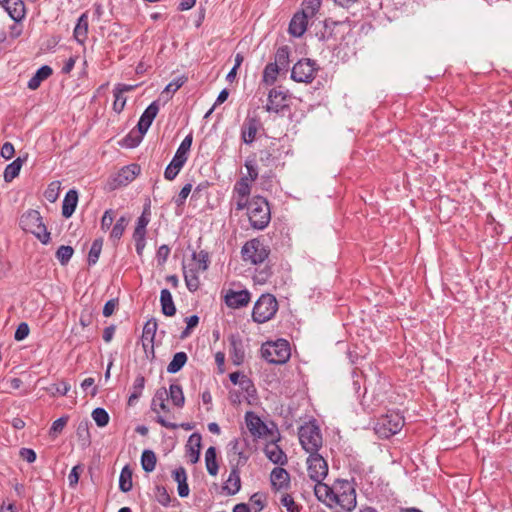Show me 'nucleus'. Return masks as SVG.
<instances>
[{
	"label": "nucleus",
	"instance_id": "1",
	"mask_svg": "<svg viewBox=\"0 0 512 512\" xmlns=\"http://www.w3.org/2000/svg\"><path fill=\"white\" fill-rule=\"evenodd\" d=\"M19 225L25 232L33 234L42 244L47 245L50 242V233L43 223V218L39 211L34 209L27 210L20 217Z\"/></svg>",
	"mask_w": 512,
	"mask_h": 512
},
{
	"label": "nucleus",
	"instance_id": "2",
	"mask_svg": "<svg viewBox=\"0 0 512 512\" xmlns=\"http://www.w3.org/2000/svg\"><path fill=\"white\" fill-rule=\"evenodd\" d=\"M248 218L250 225L257 230H263L271 220V211L268 201L262 196H254L248 204Z\"/></svg>",
	"mask_w": 512,
	"mask_h": 512
},
{
	"label": "nucleus",
	"instance_id": "3",
	"mask_svg": "<svg viewBox=\"0 0 512 512\" xmlns=\"http://www.w3.org/2000/svg\"><path fill=\"white\" fill-rule=\"evenodd\" d=\"M334 489V505H339L346 512H352L357 505L355 483L346 479H337L334 482Z\"/></svg>",
	"mask_w": 512,
	"mask_h": 512
},
{
	"label": "nucleus",
	"instance_id": "4",
	"mask_svg": "<svg viewBox=\"0 0 512 512\" xmlns=\"http://www.w3.org/2000/svg\"><path fill=\"white\" fill-rule=\"evenodd\" d=\"M261 356L270 364H285L291 357L290 344L285 339L263 343Z\"/></svg>",
	"mask_w": 512,
	"mask_h": 512
},
{
	"label": "nucleus",
	"instance_id": "5",
	"mask_svg": "<svg viewBox=\"0 0 512 512\" xmlns=\"http://www.w3.org/2000/svg\"><path fill=\"white\" fill-rule=\"evenodd\" d=\"M404 426V417L396 411H389L380 416L375 423V433L380 438L388 439L397 434Z\"/></svg>",
	"mask_w": 512,
	"mask_h": 512
},
{
	"label": "nucleus",
	"instance_id": "6",
	"mask_svg": "<svg viewBox=\"0 0 512 512\" xmlns=\"http://www.w3.org/2000/svg\"><path fill=\"white\" fill-rule=\"evenodd\" d=\"M299 441L307 453H316L322 447V435L315 422H308L299 428Z\"/></svg>",
	"mask_w": 512,
	"mask_h": 512
},
{
	"label": "nucleus",
	"instance_id": "7",
	"mask_svg": "<svg viewBox=\"0 0 512 512\" xmlns=\"http://www.w3.org/2000/svg\"><path fill=\"white\" fill-rule=\"evenodd\" d=\"M278 310V302L272 294H262L252 310V318L257 323L272 319Z\"/></svg>",
	"mask_w": 512,
	"mask_h": 512
},
{
	"label": "nucleus",
	"instance_id": "8",
	"mask_svg": "<svg viewBox=\"0 0 512 512\" xmlns=\"http://www.w3.org/2000/svg\"><path fill=\"white\" fill-rule=\"evenodd\" d=\"M241 254L245 262L257 265L263 263L268 258L270 249L263 241L254 238L243 245Z\"/></svg>",
	"mask_w": 512,
	"mask_h": 512
},
{
	"label": "nucleus",
	"instance_id": "9",
	"mask_svg": "<svg viewBox=\"0 0 512 512\" xmlns=\"http://www.w3.org/2000/svg\"><path fill=\"white\" fill-rule=\"evenodd\" d=\"M308 476L314 482L324 480L328 475V464L318 452L310 453L307 458Z\"/></svg>",
	"mask_w": 512,
	"mask_h": 512
},
{
	"label": "nucleus",
	"instance_id": "10",
	"mask_svg": "<svg viewBox=\"0 0 512 512\" xmlns=\"http://www.w3.org/2000/svg\"><path fill=\"white\" fill-rule=\"evenodd\" d=\"M288 99V92L283 90L282 87L272 88L268 93L265 110L274 113L282 112L289 108Z\"/></svg>",
	"mask_w": 512,
	"mask_h": 512
},
{
	"label": "nucleus",
	"instance_id": "11",
	"mask_svg": "<svg viewBox=\"0 0 512 512\" xmlns=\"http://www.w3.org/2000/svg\"><path fill=\"white\" fill-rule=\"evenodd\" d=\"M315 63L310 59H301L294 64L291 78L296 82L311 83L315 78Z\"/></svg>",
	"mask_w": 512,
	"mask_h": 512
},
{
	"label": "nucleus",
	"instance_id": "12",
	"mask_svg": "<svg viewBox=\"0 0 512 512\" xmlns=\"http://www.w3.org/2000/svg\"><path fill=\"white\" fill-rule=\"evenodd\" d=\"M263 124L257 115H248L241 125V140L246 145H251L255 140Z\"/></svg>",
	"mask_w": 512,
	"mask_h": 512
},
{
	"label": "nucleus",
	"instance_id": "13",
	"mask_svg": "<svg viewBox=\"0 0 512 512\" xmlns=\"http://www.w3.org/2000/svg\"><path fill=\"white\" fill-rule=\"evenodd\" d=\"M250 300V292L246 289L239 291L228 289L224 294L225 304L232 309H239L245 307L249 304Z\"/></svg>",
	"mask_w": 512,
	"mask_h": 512
},
{
	"label": "nucleus",
	"instance_id": "14",
	"mask_svg": "<svg viewBox=\"0 0 512 512\" xmlns=\"http://www.w3.org/2000/svg\"><path fill=\"white\" fill-rule=\"evenodd\" d=\"M141 169L138 164H130L122 167L112 180V188L126 186L132 182L140 173Z\"/></svg>",
	"mask_w": 512,
	"mask_h": 512
},
{
	"label": "nucleus",
	"instance_id": "15",
	"mask_svg": "<svg viewBox=\"0 0 512 512\" xmlns=\"http://www.w3.org/2000/svg\"><path fill=\"white\" fill-rule=\"evenodd\" d=\"M159 104L157 101H153L142 113L137 123L138 132L144 135L150 128L152 122L156 118L159 112Z\"/></svg>",
	"mask_w": 512,
	"mask_h": 512
},
{
	"label": "nucleus",
	"instance_id": "16",
	"mask_svg": "<svg viewBox=\"0 0 512 512\" xmlns=\"http://www.w3.org/2000/svg\"><path fill=\"white\" fill-rule=\"evenodd\" d=\"M245 422L248 430L254 437H262L267 434L268 427L262 419L253 411H247L245 414Z\"/></svg>",
	"mask_w": 512,
	"mask_h": 512
},
{
	"label": "nucleus",
	"instance_id": "17",
	"mask_svg": "<svg viewBox=\"0 0 512 512\" xmlns=\"http://www.w3.org/2000/svg\"><path fill=\"white\" fill-rule=\"evenodd\" d=\"M314 486V494L318 501L322 502L329 508L334 506V485L329 486L323 482V480H319V482H315Z\"/></svg>",
	"mask_w": 512,
	"mask_h": 512
},
{
	"label": "nucleus",
	"instance_id": "18",
	"mask_svg": "<svg viewBox=\"0 0 512 512\" xmlns=\"http://www.w3.org/2000/svg\"><path fill=\"white\" fill-rule=\"evenodd\" d=\"M201 269L197 268L196 263L183 265V276L187 289L190 292H195L200 286L199 272Z\"/></svg>",
	"mask_w": 512,
	"mask_h": 512
},
{
	"label": "nucleus",
	"instance_id": "19",
	"mask_svg": "<svg viewBox=\"0 0 512 512\" xmlns=\"http://www.w3.org/2000/svg\"><path fill=\"white\" fill-rule=\"evenodd\" d=\"M230 343V357L234 365L239 366L245 360V349L243 341L239 335H231L229 338Z\"/></svg>",
	"mask_w": 512,
	"mask_h": 512
},
{
	"label": "nucleus",
	"instance_id": "20",
	"mask_svg": "<svg viewBox=\"0 0 512 512\" xmlns=\"http://www.w3.org/2000/svg\"><path fill=\"white\" fill-rule=\"evenodd\" d=\"M248 448L249 441L245 437L235 438L229 443V450L239 457L238 464L240 465H244L249 459L250 454L247 452Z\"/></svg>",
	"mask_w": 512,
	"mask_h": 512
},
{
	"label": "nucleus",
	"instance_id": "21",
	"mask_svg": "<svg viewBox=\"0 0 512 512\" xmlns=\"http://www.w3.org/2000/svg\"><path fill=\"white\" fill-rule=\"evenodd\" d=\"M308 18L301 11L295 13L289 24V33L294 37H301L307 30Z\"/></svg>",
	"mask_w": 512,
	"mask_h": 512
},
{
	"label": "nucleus",
	"instance_id": "22",
	"mask_svg": "<svg viewBox=\"0 0 512 512\" xmlns=\"http://www.w3.org/2000/svg\"><path fill=\"white\" fill-rule=\"evenodd\" d=\"M264 453L267 458L274 464L285 465L288 461L287 455L280 448V446L276 444L275 441H271L270 443L266 444Z\"/></svg>",
	"mask_w": 512,
	"mask_h": 512
},
{
	"label": "nucleus",
	"instance_id": "23",
	"mask_svg": "<svg viewBox=\"0 0 512 512\" xmlns=\"http://www.w3.org/2000/svg\"><path fill=\"white\" fill-rule=\"evenodd\" d=\"M271 485L275 490L288 488L290 484V475L282 467H275L270 474Z\"/></svg>",
	"mask_w": 512,
	"mask_h": 512
},
{
	"label": "nucleus",
	"instance_id": "24",
	"mask_svg": "<svg viewBox=\"0 0 512 512\" xmlns=\"http://www.w3.org/2000/svg\"><path fill=\"white\" fill-rule=\"evenodd\" d=\"M4 9L16 23L22 21L26 14L25 4L22 0H10Z\"/></svg>",
	"mask_w": 512,
	"mask_h": 512
},
{
	"label": "nucleus",
	"instance_id": "25",
	"mask_svg": "<svg viewBox=\"0 0 512 512\" xmlns=\"http://www.w3.org/2000/svg\"><path fill=\"white\" fill-rule=\"evenodd\" d=\"M241 488L240 473L238 467H233L230 475L223 485V491L226 495H235Z\"/></svg>",
	"mask_w": 512,
	"mask_h": 512
},
{
	"label": "nucleus",
	"instance_id": "26",
	"mask_svg": "<svg viewBox=\"0 0 512 512\" xmlns=\"http://www.w3.org/2000/svg\"><path fill=\"white\" fill-rule=\"evenodd\" d=\"M202 437L199 433H193L190 435L187 442V454L190 458L191 463L195 464L198 462L201 450Z\"/></svg>",
	"mask_w": 512,
	"mask_h": 512
},
{
	"label": "nucleus",
	"instance_id": "27",
	"mask_svg": "<svg viewBox=\"0 0 512 512\" xmlns=\"http://www.w3.org/2000/svg\"><path fill=\"white\" fill-rule=\"evenodd\" d=\"M53 74V69L49 65L41 66L35 74L30 78L27 87L30 90H36L40 87L41 83L48 79Z\"/></svg>",
	"mask_w": 512,
	"mask_h": 512
},
{
	"label": "nucleus",
	"instance_id": "28",
	"mask_svg": "<svg viewBox=\"0 0 512 512\" xmlns=\"http://www.w3.org/2000/svg\"><path fill=\"white\" fill-rule=\"evenodd\" d=\"M78 203V192L75 189H70L62 202V216L64 218H70Z\"/></svg>",
	"mask_w": 512,
	"mask_h": 512
},
{
	"label": "nucleus",
	"instance_id": "29",
	"mask_svg": "<svg viewBox=\"0 0 512 512\" xmlns=\"http://www.w3.org/2000/svg\"><path fill=\"white\" fill-rule=\"evenodd\" d=\"M160 304L161 311L165 316L171 317L175 315L176 307L171 292L166 288L160 292Z\"/></svg>",
	"mask_w": 512,
	"mask_h": 512
},
{
	"label": "nucleus",
	"instance_id": "30",
	"mask_svg": "<svg viewBox=\"0 0 512 512\" xmlns=\"http://www.w3.org/2000/svg\"><path fill=\"white\" fill-rule=\"evenodd\" d=\"M27 158V154L24 157L19 156L6 166L4 170V180L6 182H11L14 178H16L19 175L21 167L26 162Z\"/></svg>",
	"mask_w": 512,
	"mask_h": 512
},
{
	"label": "nucleus",
	"instance_id": "31",
	"mask_svg": "<svg viewBox=\"0 0 512 512\" xmlns=\"http://www.w3.org/2000/svg\"><path fill=\"white\" fill-rule=\"evenodd\" d=\"M168 398V392L165 388H160L156 391L152 403L151 409L155 413H159V411L169 412V408L166 405V400Z\"/></svg>",
	"mask_w": 512,
	"mask_h": 512
},
{
	"label": "nucleus",
	"instance_id": "32",
	"mask_svg": "<svg viewBox=\"0 0 512 512\" xmlns=\"http://www.w3.org/2000/svg\"><path fill=\"white\" fill-rule=\"evenodd\" d=\"M87 34H88V17H87L86 13H83L78 18L77 24L74 28L73 35H74L75 40L78 43L83 44L85 42V40L87 39Z\"/></svg>",
	"mask_w": 512,
	"mask_h": 512
},
{
	"label": "nucleus",
	"instance_id": "33",
	"mask_svg": "<svg viewBox=\"0 0 512 512\" xmlns=\"http://www.w3.org/2000/svg\"><path fill=\"white\" fill-rule=\"evenodd\" d=\"M205 464L208 473L211 476H216L219 470L217 462V453L214 446H210L205 452Z\"/></svg>",
	"mask_w": 512,
	"mask_h": 512
},
{
	"label": "nucleus",
	"instance_id": "34",
	"mask_svg": "<svg viewBox=\"0 0 512 512\" xmlns=\"http://www.w3.org/2000/svg\"><path fill=\"white\" fill-rule=\"evenodd\" d=\"M145 377L143 375H138L133 383L131 394L128 398V405L133 406L138 399L141 397L142 392L145 387Z\"/></svg>",
	"mask_w": 512,
	"mask_h": 512
},
{
	"label": "nucleus",
	"instance_id": "35",
	"mask_svg": "<svg viewBox=\"0 0 512 512\" xmlns=\"http://www.w3.org/2000/svg\"><path fill=\"white\" fill-rule=\"evenodd\" d=\"M132 487H133L132 470L129 467V465H125L120 472L119 489L122 492L127 493V492L131 491Z\"/></svg>",
	"mask_w": 512,
	"mask_h": 512
},
{
	"label": "nucleus",
	"instance_id": "36",
	"mask_svg": "<svg viewBox=\"0 0 512 512\" xmlns=\"http://www.w3.org/2000/svg\"><path fill=\"white\" fill-rule=\"evenodd\" d=\"M281 70L282 69L280 67H278V64H274L273 62L268 63L263 70V76H262L263 83H265L266 85L274 84V82L277 80V76Z\"/></svg>",
	"mask_w": 512,
	"mask_h": 512
},
{
	"label": "nucleus",
	"instance_id": "37",
	"mask_svg": "<svg viewBox=\"0 0 512 512\" xmlns=\"http://www.w3.org/2000/svg\"><path fill=\"white\" fill-rule=\"evenodd\" d=\"M187 354L185 352H177L171 362L167 366V372L175 374L179 372L187 362Z\"/></svg>",
	"mask_w": 512,
	"mask_h": 512
},
{
	"label": "nucleus",
	"instance_id": "38",
	"mask_svg": "<svg viewBox=\"0 0 512 512\" xmlns=\"http://www.w3.org/2000/svg\"><path fill=\"white\" fill-rule=\"evenodd\" d=\"M157 331V322L156 319L152 318L148 320L144 327L142 332V341H143V347L146 349V341L153 343L154 337Z\"/></svg>",
	"mask_w": 512,
	"mask_h": 512
},
{
	"label": "nucleus",
	"instance_id": "39",
	"mask_svg": "<svg viewBox=\"0 0 512 512\" xmlns=\"http://www.w3.org/2000/svg\"><path fill=\"white\" fill-rule=\"evenodd\" d=\"M278 159L277 150L275 148V144L272 143L269 147L260 151V162L264 166H270L276 162Z\"/></svg>",
	"mask_w": 512,
	"mask_h": 512
},
{
	"label": "nucleus",
	"instance_id": "40",
	"mask_svg": "<svg viewBox=\"0 0 512 512\" xmlns=\"http://www.w3.org/2000/svg\"><path fill=\"white\" fill-rule=\"evenodd\" d=\"M157 458L154 451L146 449L141 455V466L145 472H152L156 467Z\"/></svg>",
	"mask_w": 512,
	"mask_h": 512
},
{
	"label": "nucleus",
	"instance_id": "41",
	"mask_svg": "<svg viewBox=\"0 0 512 512\" xmlns=\"http://www.w3.org/2000/svg\"><path fill=\"white\" fill-rule=\"evenodd\" d=\"M168 397L176 407H183L185 403V397L183 394L182 387L179 384H171L169 387Z\"/></svg>",
	"mask_w": 512,
	"mask_h": 512
},
{
	"label": "nucleus",
	"instance_id": "42",
	"mask_svg": "<svg viewBox=\"0 0 512 512\" xmlns=\"http://www.w3.org/2000/svg\"><path fill=\"white\" fill-rule=\"evenodd\" d=\"M290 49L288 46H281L277 49L275 53V61L274 64H278L282 70L287 69L290 63L289 60Z\"/></svg>",
	"mask_w": 512,
	"mask_h": 512
},
{
	"label": "nucleus",
	"instance_id": "43",
	"mask_svg": "<svg viewBox=\"0 0 512 512\" xmlns=\"http://www.w3.org/2000/svg\"><path fill=\"white\" fill-rule=\"evenodd\" d=\"M103 239L97 238L93 241L88 253L87 262L89 266L95 265L102 251Z\"/></svg>",
	"mask_w": 512,
	"mask_h": 512
},
{
	"label": "nucleus",
	"instance_id": "44",
	"mask_svg": "<svg viewBox=\"0 0 512 512\" xmlns=\"http://www.w3.org/2000/svg\"><path fill=\"white\" fill-rule=\"evenodd\" d=\"M128 225V218L125 216H121L116 223L113 225L111 232H110V238L113 241H119L121 237L123 236V233L126 229V226Z\"/></svg>",
	"mask_w": 512,
	"mask_h": 512
},
{
	"label": "nucleus",
	"instance_id": "45",
	"mask_svg": "<svg viewBox=\"0 0 512 512\" xmlns=\"http://www.w3.org/2000/svg\"><path fill=\"white\" fill-rule=\"evenodd\" d=\"M250 181H248V177L240 178L234 185L233 195H238L241 197H248L251 192Z\"/></svg>",
	"mask_w": 512,
	"mask_h": 512
},
{
	"label": "nucleus",
	"instance_id": "46",
	"mask_svg": "<svg viewBox=\"0 0 512 512\" xmlns=\"http://www.w3.org/2000/svg\"><path fill=\"white\" fill-rule=\"evenodd\" d=\"M193 142V136L192 133H189L181 142L179 145L175 156H179L180 158H183L185 160H188L189 152L192 146Z\"/></svg>",
	"mask_w": 512,
	"mask_h": 512
},
{
	"label": "nucleus",
	"instance_id": "47",
	"mask_svg": "<svg viewBox=\"0 0 512 512\" xmlns=\"http://www.w3.org/2000/svg\"><path fill=\"white\" fill-rule=\"evenodd\" d=\"M192 263H196L197 268L201 269V271H206L209 266V254L205 250H201L192 254Z\"/></svg>",
	"mask_w": 512,
	"mask_h": 512
},
{
	"label": "nucleus",
	"instance_id": "48",
	"mask_svg": "<svg viewBox=\"0 0 512 512\" xmlns=\"http://www.w3.org/2000/svg\"><path fill=\"white\" fill-rule=\"evenodd\" d=\"M93 420L97 424L98 427H105L109 423V414L108 412L101 407H97L92 411L91 414Z\"/></svg>",
	"mask_w": 512,
	"mask_h": 512
},
{
	"label": "nucleus",
	"instance_id": "49",
	"mask_svg": "<svg viewBox=\"0 0 512 512\" xmlns=\"http://www.w3.org/2000/svg\"><path fill=\"white\" fill-rule=\"evenodd\" d=\"M74 250L69 245H61L56 251V258L61 265H66L72 258Z\"/></svg>",
	"mask_w": 512,
	"mask_h": 512
},
{
	"label": "nucleus",
	"instance_id": "50",
	"mask_svg": "<svg viewBox=\"0 0 512 512\" xmlns=\"http://www.w3.org/2000/svg\"><path fill=\"white\" fill-rule=\"evenodd\" d=\"M322 0H304L302 3V13H305L309 18L313 17L321 7Z\"/></svg>",
	"mask_w": 512,
	"mask_h": 512
},
{
	"label": "nucleus",
	"instance_id": "51",
	"mask_svg": "<svg viewBox=\"0 0 512 512\" xmlns=\"http://www.w3.org/2000/svg\"><path fill=\"white\" fill-rule=\"evenodd\" d=\"M143 136L144 135H141L140 133L135 134L133 132H130L120 141V145L126 148H135L140 144V142L143 139Z\"/></svg>",
	"mask_w": 512,
	"mask_h": 512
},
{
	"label": "nucleus",
	"instance_id": "52",
	"mask_svg": "<svg viewBox=\"0 0 512 512\" xmlns=\"http://www.w3.org/2000/svg\"><path fill=\"white\" fill-rule=\"evenodd\" d=\"M155 498L159 504L165 507H167L171 502L167 489L162 485H157L155 487Z\"/></svg>",
	"mask_w": 512,
	"mask_h": 512
},
{
	"label": "nucleus",
	"instance_id": "53",
	"mask_svg": "<svg viewBox=\"0 0 512 512\" xmlns=\"http://www.w3.org/2000/svg\"><path fill=\"white\" fill-rule=\"evenodd\" d=\"M280 502L282 506L286 508L287 512H300L301 507L294 501V498L290 494H284Z\"/></svg>",
	"mask_w": 512,
	"mask_h": 512
},
{
	"label": "nucleus",
	"instance_id": "54",
	"mask_svg": "<svg viewBox=\"0 0 512 512\" xmlns=\"http://www.w3.org/2000/svg\"><path fill=\"white\" fill-rule=\"evenodd\" d=\"M150 216H151V212H150V203L148 202V203L144 206V209H143L142 214H141V215L138 217V219H137L136 227H137V228H140V229H144V230H146L147 225H148V224H149V222H150Z\"/></svg>",
	"mask_w": 512,
	"mask_h": 512
},
{
	"label": "nucleus",
	"instance_id": "55",
	"mask_svg": "<svg viewBox=\"0 0 512 512\" xmlns=\"http://www.w3.org/2000/svg\"><path fill=\"white\" fill-rule=\"evenodd\" d=\"M244 165L247 169L248 175L246 177H248V181L254 182L258 178L255 158H247Z\"/></svg>",
	"mask_w": 512,
	"mask_h": 512
},
{
	"label": "nucleus",
	"instance_id": "56",
	"mask_svg": "<svg viewBox=\"0 0 512 512\" xmlns=\"http://www.w3.org/2000/svg\"><path fill=\"white\" fill-rule=\"evenodd\" d=\"M191 190H192V184L191 183H187L185 184L182 189L180 190L179 194L177 197L174 198V203L177 205V206H182L184 205L187 197L189 196V194L191 193Z\"/></svg>",
	"mask_w": 512,
	"mask_h": 512
},
{
	"label": "nucleus",
	"instance_id": "57",
	"mask_svg": "<svg viewBox=\"0 0 512 512\" xmlns=\"http://www.w3.org/2000/svg\"><path fill=\"white\" fill-rule=\"evenodd\" d=\"M70 384L66 381H61L58 384H53L49 391L52 395L59 394L65 396L70 391Z\"/></svg>",
	"mask_w": 512,
	"mask_h": 512
},
{
	"label": "nucleus",
	"instance_id": "58",
	"mask_svg": "<svg viewBox=\"0 0 512 512\" xmlns=\"http://www.w3.org/2000/svg\"><path fill=\"white\" fill-rule=\"evenodd\" d=\"M114 220V211L112 209H108L104 212L101 219V229L103 231H107L113 224Z\"/></svg>",
	"mask_w": 512,
	"mask_h": 512
},
{
	"label": "nucleus",
	"instance_id": "59",
	"mask_svg": "<svg viewBox=\"0 0 512 512\" xmlns=\"http://www.w3.org/2000/svg\"><path fill=\"white\" fill-rule=\"evenodd\" d=\"M114 102H113V110L116 113H121L126 105V98L122 94H118L115 89H113Z\"/></svg>",
	"mask_w": 512,
	"mask_h": 512
},
{
	"label": "nucleus",
	"instance_id": "60",
	"mask_svg": "<svg viewBox=\"0 0 512 512\" xmlns=\"http://www.w3.org/2000/svg\"><path fill=\"white\" fill-rule=\"evenodd\" d=\"M169 254H170L169 246L166 244L161 245L158 248L157 253H156V259H157L158 264L163 265L167 261Z\"/></svg>",
	"mask_w": 512,
	"mask_h": 512
},
{
	"label": "nucleus",
	"instance_id": "61",
	"mask_svg": "<svg viewBox=\"0 0 512 512\" xmlns=\"http://www.w3.org/2000/svg\"><path fill=\"white\" fill-rule=\"evenodd\" d=\"M250 502L252 505L257 506L255 512H260L265 507V496L262 493H254L250 497Z\"/></svg>",
	"mask_w": 512,
	"mask_h": 512
},
{
	"label": "nucleus",
	"instance_id": "62",
	"mask_svg": "<svg viewBox=\"0 0 512 512\" xmlns=\"http://www.w3.org/2000/svg\"><path fill=\"white\" fill-rule=\"evenodd\" d=\"M59 183L57 182H52L47 190L45 191V198L50 201V202H54L56 201L57 197H58V190H59Z\"/></svg>",
	"mask_w": 512,
	"mask_h": 512
},
{
	"label": "nucleus",
	"instance_id": "63",
	"mask_svg": "<svg viewBox=\"0 0 512 512\" xmlns=\"http://www.w3.org/2000/svg\"><path fill=\"white\" fill-rule=\"evenodd\" d=\"M29 331H30V329H29V326L27 323H25V322L20 323L15 331V334H14L15 340H17V341L24 340L28 336Z\"/></svg>",
	"mask_w": 512,
	"mask_h": 512
},
{
	"label": "nucleus",
	"instance_id": "64",
	"mask_svg": "<svg viewBox=\"0 0 512 512\" xmlns=\"http://www.w3.org/2000/svg\"><path fill=\"white\" fill-rule=\"evenodd\" d=\"M118 304L119 301L117 298L108 300L103 307V315L105 317H110L115 312L116 308L118 307Z\"/></svg>",
	"mask_w": 512,
	"mask_h": 512
}]
</instances>
